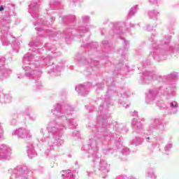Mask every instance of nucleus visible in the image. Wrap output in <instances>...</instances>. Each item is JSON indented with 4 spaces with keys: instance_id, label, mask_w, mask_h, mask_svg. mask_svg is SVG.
<instances>
[{
    "instance_id": "nucleus-2",
    "label": "nucleus",
    "mask_w": 179,
    "mask_h": 179,
    "mask_svg": "<svg viewBox=\"0 0 179 179\" xmlns=\"http://www.w3.org/2000/svg\"><path fill=\"white\" fill-rule=\"evenodd\" d=\"M3 9H4V8H3V6H1L0 7V12H2V10H3Z\"/></svg>"
},
{
    "instance_id": "nucleus-1",
    "label": "nucleus",
    "mask_w": 179,
    "mask_h": 179,
    "mask_svg": "<svg viewBox=\"0 0 179 179\" xmlns=\"http://www.w3.org/2000/svg\"><path fill=\"white\" fill-rule=\"evenodd\" d=\"M171 106L172 107H178V104L177 102H176V101L172 102V103H171Z\"/></svg>"
}]
</instances>
